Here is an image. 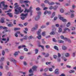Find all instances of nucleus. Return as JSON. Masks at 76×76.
Masks as SVG:
<instances>
[{
    "label": "nucleus",
    "mask_w": 76,
    "mask_h": 76,
    "mask_svg": "<svg viewBox=\"0 0 76 76\" xmlns=\"http://www.w3.org/2000/svg\"><path fill=\"white\" fill-rule=\"evenodd\" d=\"M37 66H33L32 67V69L34 71H37Z\"/></svg>",
    "instance_id": "9b49d317"
},
{
    "label": "nucleus",
    "mask_w": 76,
    "mask_h": 76,
    "mask_svg": "<svg viewBox=\"0 0 76 76\" xmlns=\"http://www.w3.org/2000/svg\"><path fill=\"white\" fill-rule=\"evenodd\" d=\"M32 9V7H31L30 8L29 10H27L26 9L24 12V13H26V12H27V13H28V12H32V10H31Z\"/></svg>",
    "instance_id": "39448f33"
},
{
    "label": "nucleus",
    "mask_w": 76,
    "mask_h": 76,
    "mask_svg": "<svg viewBox=\"0 0 76 76\" xmlns=\"http://www.w3.org/2000/svg\"><path fill=\"white\" fill-rule=\"evenodd\" d=\"M39 47H41L42 50H44V46L43 45H39Z\"/></svg>",
    "instance_id": "79ce46f5"
},
{
    "label": "nucleus",
    "mask_w": 76,
    "mask_h": 76,
    "mask_svg": "<svg viewBox=\"0 0 76 76\" xmlns=\"http://www.w3.org/2000/svg\"><path fill=\"white\" fill-rule=\"evenodd\" d=\"M62 50H66L67 48V47L63 45L62 46Z\"/></svg>",
    "instance_id": "a211bd4d"
},
{
    "label": "nucleus",
    "mask_w": 76,
    "mask_h": 76,
    "mask_svg": "<svg viewBox=\"0 0 76 76\" xmlns=\"http://www.w3.org/2000/svg\"><path fill=\"white\" fill-rule=\"evenodd\" d=\"M44 14L45 15H46L47 14V10H46L45 11Z\"/></svg>",
    "instance_id": "8fccbe9b"
},
{
    "label": "nucleus",
    "mask_w": 76,
    "mask_h": 76,
    "mask_svg": "<svg viewBox=\"0 0 76 76\" xmlns=\"http://www.w3.org/2000/svg\"><path fill=\"white\" fill-rule=\"evenodd\" d=\"M61 27H60L58 28V32L59 33H61L62 32V28Z\"/></svg>",
    "instance_id": "f8f14e48"
},
{
    "label": "nucleus",
    "mask_w": 76,
    "mask_h": 76,
    "mask_svg": "<svg viewBox=\"0 0 76 76\" xmlns=\"http://www.w3.org/2000/svg\"><path fill=\"white\" fill-rule=\"evenodd\" d=\"M28 15V13L26 14H22L20 15V16H26Z\"/></svg>",
    "instance_id": "5701e85b"
},
{
    "label": "nucleus",
    "mask_w": 76,
    "mask_h": 76,
    "mask_svg": "<svg viewBox=\"0 0 76 76\" xmlns=\"http://www.w3.org/2000/svg\"><path fill=\"white\" fill-rule=\"evenodd\" d=\"M75 16V15L74 13H72L71 14V18H73Z\"/></svg>",
    "instance_id": "4d7b16f0"
},
{
    "label": "nucleus",
    "mask_w": 76,
    "mask_h": 76,
    "mask_svg": "<svg viewBox=\"0 0 76 76\" xmlns=\"http://www.w3.org/2000/svg\"><path fill=\"white\" fill-rule=\"evenodd\" d=\"M14 5L15 6L14 7L15 9V12H14V14H15V15H19L20 13H21L23 11V10H21V7H19V5L17 3H15Z\"/></svg>",
    "instance_id": "f257e3e1"
},
{
    "label": "nucleus",
    "mask_w": 76,
    "mask_h": 76,
    "mask_svg": "<svg viewBox=\"0 0 76 76\" xmlns=\"http://www.w3.org/2000/svg\"><path fill=\"white\" fill-rule=\"evenodd\" d=\"M5 68L7 70H9V66H6Z\"/></svg>",
    "instance_id": "e2e57ef3"
},
{
    "label": "nucleus",
    "mask_w": 76,
    "mask_h": 76,
    "mask_svg": "<svg viewBox=\"0 0 76 76\" xmlns=\"http://www.w3.org/2000/svg\"><path fill=\"white\" fill-rule=\"evenodd\" d=\"M55 74H57V75L59 73V72H58V69H56L55 71Z\"/></svg>",
    "instance_id": "aec40b11"
},
{
    "label": "nucleus",
    "mask_w": 76,
    "mask_h": 76,
    "mask_svg": "<svg viewBox=\"0 0 76 76\" xmlns=\"http://www.w3.org/2000/svg\"><path fill=\"white\" fill-rule=\"evenodd\" d=\"M8 26L9 27H11V26H13V24H9L8 25Z\"/></svg>",
    "instance_id": "3c124183"
},
{
    "label": "nucleus",
    "mask_w": 76,
    "mask_h": 76,
    "mask_svg": "<svg viewBox=\"0 0 76 76\" xmlns=\"http://www.w3.org/2000/svg\"><path fill=\"white\" fill-rule=\"evenodd\" d=\"M24 51H28V49H27L26 48H24Z\"/></svg>",
    "instance_id": "13d9d810"
},
{
    "label": "nucleus",
    "mask_w": 76,
    "mask_h": 76,
    "mask_svg": "<svg viewBox=\"0 0 76 76\" xmlns=\"http://www.w3.org/2000/svg\"><path fill=\"white\" fill-rule=\"evenodd\" d=\"M49 70L50 72H52L53 71V69L52 68H50L49 69Z\"/></svg>",
    "instance_id": "69168bd1"
},
{
    "label": "nucleus",
    "mask_w": 76,
    "mask_h": 76,
    "mask_svg": "<svg viewBox=\"0 0 76 76\" xmlns=\"http://www.w3.org/2000/svg\"><path fill=\"white\" fill-rule=\"evenodd\" d=\"M14 29V30H15V31H17L18 30H20V28H15Z\"/></svg>",
    "instance_id": "7c9ffc66"
},
{
    "label": "nucleus",
    "mask_w": 76,
    "mask_h": 76,
    "mask_svg": "<svg viewBox=\"0 0 76 76\" xmlns=\"http://www.w3.org/2000/svg\"><path fill=\"white\" fill-rule=\"evenodd\" d=\"M36 10L37 11L40 10L41 9L39 7H37L36 8Z\"/></svg>",
    "instance_id": "0e129e2a"
},
{
    "label": "nucleus",
    "mask_w": 76,
    "mask_h": 76,
    "mask_svg": "<svg viewBox=\"0 0 76 76\" xmlns=\"http://www.w3.org/2000/svg\"><path fill=\"white\" fill-rule=\"evenodd\" d=\"M0 28H3V29H5L4 31H3L2 32L3 34H4V33L6 32H8V31H7V27H3V26H0Z\"/></svg>",
    "instance_id": "7ed1b4c3"
},
{
    "label": "nucleus",
    "mask_w": 76,
    "mask_h": 76,
    "mask_svg": "<svg viewBox=\"0 0 76 76\" xmlns=\"http://www.w3.org/2000/svg\"><path fill=\"white\" fill-rule=\"evenodd\" d=\"M65 56L66 57H69L70 56V54H69V53H66L65 54Z\"/></svg>",
    "instance_id": "a878e982"
},
{
    "label": "nucleus",
    "mask_w": 76,
    "mask_h": 76,
    "mask_svg": "<svg viewBox=\"0 0 76 76\" xmlns=\"http://www.w3.org/2000/svg\"><path fill=\"white\" fill-rule=\"evenodd\" d=\"M23 63V64H24V65H25V66H26V65H27V63H26V61H24Z\"/></svg>",
    "instance_id": "6e6d98bb"
},
{
    "label": "nucleus",
    "mask_w": 76,
    "mask_h": 76,
    "mask_svg": "<svg viewBox=\"0 0 76 76\" xmlns=\"http://www.w3.org/2000/svg\"><path fill=\"white\" fill-rule=\"evenodd\" d=\"M0 22L1 23H4V18H1L0 20Z\"/></svg>",
    "instance_id": "ddd939ff"
},
{
    "label": "nucleus",
    "mask_w": 76,
    "mask_h": 76,
    "mask_svg": "<svg viewBox=\"0 0 76 76\" xmlns=\"http://www.w3.org/2000/svg\"><path fill=\"white\" fill-rule=\"evenodd\" d=\"M53 42H57V41L56 39L54 38H53Z\"/></svg>",
    "instance_id": "864d4df0"
},
{
    "label": "nucleus",
    "mask_w": 76,
    "mask_h": 76,
    "mask_svg": "<svg viewBox=\"0 0 76 76\" xmlns=\"http://www.w3.org/2000/svg\"><path fill=\"white\" fill-rule=\"evenodd\" d=\"M45 47L46 48H49L50 47L49 45H47L45 46Z\"/></svg>",
    "instance_id": "bf43d9fd"
},
{
    "label": "nucleus",
    "mask_w": 76,
    "mask_h": 76,
    "mask_svg": "<svg viewBox=\"0 0 76 76\" xmlns=\"http://www.w3.org/2000/svg\"><path fill=\"white\" fill-rule=\"evenodd\" d=\"M56 15V12H53L52 13V15L51 16V18H53L54 17V16Z\"/></svg>",
    "instance_id": "2eb2a0df"
},
{
    "label": "nucleus",
    "mask_w": 76,
    "mask_h": 76,
    "mask_svg": "<svg viewBox=\"0 0 76 76\" xmlns=\"http://www.w3.org/2000/svg\"><path fill=\"white\" fill-rule=\"evenodd\" d=\"M10 40V39L9 38V37H7V40L6 42H5V43H7V42H8V41H9Z\"/></svg>",
    "instance_id": "5fc2aeb1"
},
{
    "label": "nucleus",
    "mask_w": 76,
    "mask_h": 76,
    "mask_svg": "<svg viewBox=\"0 0 76 76\" xmlns=\"http://www.w3.org/2000/svg\"><path fill=\"white\" fill-rule=\"evenodd\" d=\"M44 2L45 3H48H48L50 2L49 0H45L44 1Z\"/></svg>",
    "instance_id": "473e14b6"
},
{
    "label": "nucleus",
    "mask_w": 76,
    "mask_h": 76,
    "mask_svg": "<svg viewBox=\"0 0 76 76\" xmlns=\"http://www.w3.org/2000/svg\"><path fill=\"white\" fill-rule=\"evenodd\" d=\"M64 40H65L66 41H68V42H69V43L71 42V40H70V39H69L65 37L64 38Z\"/></svg>",
    "instance_id": "1a4fd4ad"
},
{
    "label": "nucleus",
    "mask_w": 76,
    "mask_h": 76,
    "mask_svg": "<svg viewBox=\"0 0 76 76\" xmlns=\"http://www.w3.org/2000/svg\"><path fill=\"white\" fill-rule=\"evenodd\" d=\"M59 19H60V20H62L63 19V18L61 17V16L60 15H59Z\"/></svg>",
    "instance_id": "c03bdc74"
},
{
    "label": "nucleus",
    "mask_w": 76,
    "mask_h": 76,
    "mask_svg": "<svg viewBox=\"0 0 76 76\" xmlns=\"http://www.w3.org/2000/svg\"><path fill=\"white\" fill-rule=\"evenodd\" d=\"M76 34V33L75 31H73L71 33L72 35H75Z\"/></svg>",
    "instance_id": "09e8293b"
},
{
    "label": "nucleus",
    "mask_w": 76,
    "mask_h": 76,
    "mask_svg": "<svg viewBox=\"0 0 76 76\" xmlns=\"http://www.w3.org/2000/svg\"><path fill=\"white\" fill-rule=\"evenodd\" d=\"M62 21V22H67V20H66V19H64V18H63Z\"/></svg>",
    "instance_id": "49530a36"
},
{
    "label": "nucleus",
    "mask_w": 76,
    "mask_h": 76,
    "mask_svg": "<svg viewBox=\"0 0 76 76\" xmlns=\"http://www.w3.org/2000/svg\"><path fill=\"white\" fill-rule=\"evenodd\" d=\"M56 34H57V33L56 32H54V31H52L50 33V35H55Z\"/></svg>",
    "instance_id": "6ab92c4d"
},
{
    "label": "nucleus",
    "mask_w": 76,
    "mask_h": 76,
    "mask_svg": "<svg viewBox=\"0 0 76 76\" xmlns=\"http://www.w3.org/2000/svg\"><path fill=\"white\" fill-rule=\"evenodd\" d=\"M41 31H42V30L39 29L38 31L37 32V34L38 35V36H37V38L39 39H41L42 37L41 35Z\"/></svg>",
    "instance_id": "f03ea898"
},
{
    "label": "nucleus",
    "mask_w": 76,
    "mask_h": 76,
    "mask_svg": "<svg viewBox=\"0 0 76 76\" xmlns=\"http://www.w3.org/2000/svg\"><path fill=\"white\" fill-rule=\"evenodd\" d=\"M58 42H59V43H63L64 42V41H63L62 40H59L58 41Z\"/></svg>",
    "instance_id": "bb28decb"
},
{
    "label": "nucleus",
    "mask_w": 76,
    "mask_h": 76,
    "mask_svg": "<svg viewBox=\"0 0 76 76\" xmlns=\"http://www.w3.org/2000/svg\"><path fill=\"white\" fill-rule=\"evenodd\" d=\"M53 57L54 58H55V59H56L57 57V56L56 55H54L53 56Z\"/></svg>",
    "instance_id": "052dcab7"
},
{
    "label": "nucleus",
    "mask_w": 76,
    "mask_h": 76,
    "mask_svg": "<svg viewBox=\"0 0 76 76\" xmlns=\"http://www.w3.org/2000/svg\"><path fill=\"white\" fill-rule=\"evenodd\" d=\"M42 41L43 44H45V42L44 41V39H43L42 40Z\"/></svg>",
    "instance_id": "a19ab883"
},
{
    "label": "nucleus",
    "mask_w": 76,
    "mask_h": 76,
    "mask_svg": "<svg viewBox=\"0 0 76 76\" xmlns=\"http://www.w3.org/2000/svg\"><path fill=\"white\" fill-rule=\"evenodd\" d=\"M42 55L44 56L45 57H49L50 54L48 53H45V52H43L42 53Z\"/></svg>",
    "instance_id": "423d86ee"
},
{
    "label": "nucleus",
    "mask_w": 76,
    "mask_h": 76,
    "mask_svg": "<svg viewBox=\"0 0 76 76\" xmlns=\"http://www.w3.org/2000/svg\"><path fill=\"white\" fill-rule=\"evenodd\" d=\"M54 4H55V3H54V2H48V4L49 5H50V6H53V5H54Z\"/></svg>",
    "instance_id": "f3484780"
},
{
    "label": "nucleus",
    "mask_w": 76,
    "mask_h": 76,
    "mask_svg": "<svg viewBox=\"0 0 76 76\" xmlns=\"http://www.w3.org/2000/svg\"><path fill=\"white\" fill-rule=\"evenodd\" d=\"M51 12L50 11H48L47 10V14H51Z\"/></svg>",
    "instance_id": "de8ad7c7"
},
{
    "label": "nucleus",
    "mask_w": 76,
    "mask_h": 76,
    "mask_svg": "<svg viewBox=\"0 0 76 76\" xmlns=\"http://www.w3.org/2000/svg\"><path fill=\"white\" fill-rule=\"evenodd\" d=\"M16 33L17 34H19V35H20V32L19 31H17Z\"/></svg>",
    "instance_id": "680f3d73"
},
{
    "label": "nucleus",
    "mask_w": 76,
    "mask_h": 76,
    "mask_svg": "<svg viewBox=\"0 0 76 76\" xmlns=\"http://www.w3.org/2000/svg\"><path fill=\"white\" fill-rule=\"evenodd\" d=\"M39 18H40L39 15H37L35 17V20L36 21L38 20L39 19Z\"/></svg>",
    "instance_id": "9d476101"
},
{
    "label": "nucleus",
    "mask_w": 76,
    "mask_h": 76,
    "mask_svg": "<svg viewBox=\"0 0 76 76\" xmlns=\"http://www.w3.org/2000/svg\"><path fill=\"white\" fill-rule=\"evenodd\" d=\"M8 76H13L11 74V72H8Z\"/></svg>",
    "instance_id": "2f4dec72"
},
{
    "label": "nucleus",
    "mask_w": 76,
    "mask_h": 76,
    "mask_svg": "<svg viewBox=\"0 0 76 76\" xmlns=\"http://www.w3.org/2000/svg\"><path fill=\"white\" fill-rule=\"evenodd\" d=\"M64 31H68V32H70L71 31L69 28H64Z\"/></svg>",
    "instance_id": "4be33fe9"
},
{
    "label": "nucleus",
    "mask_w": 76,
    "mask_h": 76,
    "mask_svg": "<svg viewBox=\"0 0 76 76\" xmlns=\"http://www.w3.org/2000/svg\"><path fill=\"white\" fill-rule=\"evenodd\" d=\"M32 38H33V36H32V35L29 36L28 37V39H32Z\"/></svg>",
    "instance_id": "c85d7f7f"
},
{
    "label": "nucleus",
    "mask_w": 76,
    "mask_h": 76,
    "mask_svg": "<svg viewBox=\"0 0 76 76\" xmlns=\"http://www.w3.org/2000/svg\"><path fill=\"white\" fill-rule=\"evenodd\" d=\"M7 15H9L10 17H12V14L11 13H8L7 14Z\"/></svg>",
    "instance_id": "393cba45"
},
{
    "label": "nucleus",
    "mask_w": 76,
    "mask_h": 76,
    "mask_svg": "<svg viewBox=\"0 0 76 76\" xmlns=\"http://www.w3.org/2000/svg\"><path fill=\"white\" fill-rule=\"evenodd\" d=\"M24 3H30V1L28 0L25 1H24Z\"/></svg>",
    "instance_id": "4c0bfd02"
},
{
    "label": "nucleus",
    "mask_w": 76,
    "mask_h": 76,
    "mask_svg": "<svg viewBox=\"0 0 76 76\" xmlns=\"http://www.w3.org/2000/svg\"><path fill=\"white\" fill-rule=\"evenodd\" d=\"M37 14L39 16V15H41V12L40 11L38 12L37 13Z\"/></svg>",
    "instance_id": "37998d69"
},
{
    "label": "nucleus",
    "mask_w": 76,
    "mask_h": 76,
    "mask_svg": "<svg viewBox=\"0 0 76 76\" xmlns=\"http://www.w3.org/2000/svg\"><path fill=\"white\" fill-rule=\"evenodd\" d=\"M41 6L42 7H44L45 6V4H41Z\"/></svg>",
    "instance_id": "603ef678"
},
{
    "label": "nucleus",
    "mask_w": 76,
    "mask_h": 76,
    "mask_svg": "<svg viewBox=\"0 0 76 76\" xmlns=\"http://www.w3.org/2000/svg\"><path fill=\"white\" fill-rule=\"evenodd\" d=\"M69 73H75V70H72L69 71Z\"/></svg>",
    "instance_id": "c756f323"
},
{
    "label": "nucleus",
    "mask_w": 76,
    "mask_h": 76,
    "mask_svg": "<svg viewBox=\"0 0 76 76\" xmlns=\"http://www.w3.org/2000/svg\"><path fill=\"white\" fill-rule=\"evenodd\" d=\"M60 12L61 13H64V10L63 9L61 8L60 9Z\"/></svg>",
    "instance_id": "cd10ccee"
},
{
    "label": "nucleus",
    "mask_w": 76,
    "mask_h": 76,
    "mask_svg": "<svg viewBox=\"0 0 76 76\" xmlns=\"http://www.w3.org/2000/svg\"><path fill=\"white\" fill-rule=\"evenodd\" d=\"M38 51L39 50L38 49H36L35 50V53L36 54H37L38 53Z\"/></svg>",
    "instance_id": "a18cd8bd"
},
{
    "label": "nucleus",
    "mask_w": 76,
    "mask_h": 76,
    "mask_svg": "<svg viewBox=\"0 0 76 76\" xmlns=\"http://www.w3.org/2000/svg\"><path fill=\"white\" fill-rule=\"evenodd\" d=\"M71 25V23L70 22H68L66 25V27H67V28H68V27H69V26H70Z\"/></svg>",
    "instance_id": "4468645a"
},
{
    "label": "nucleus",
    "mask_w": 76,
    "mask_h": 76,
    "mask_svg": "<svg viewBox=\"0 0 76 76\" xmlns=\"http://www.w3.org/2000/svg\"><path fill=\"white\" fill-rule=\"evenodd\" d=\"M54 48L55 50H58V47H57V46H54Z\"/></svg>",
    "instance_id": "c9c22d12"
},
{
    "label": "nucleus",
    "mask_w": 76,
    "mask_h": 76,
    "mask_svg": "<svg viewBox=\"0 0 76 76\" xmlns=\"http://www.w3.org/2000/svg\"><path fill=\"white\" fill-rule=\"evenodd\" d=\"M10 60L11 61H12V62H13L14 63H16V62H17V61L16 60H15V59L11 58L10 59Z\"/></svg>",
    "instance_id": "6e6552de"
},
{
    "label": "nucleus",
    "mask_w": 76,
    "mask_h": 76,
    "mask_svg": "<svg viewBox=\"0 0 76 76\" xmlns=\"http://www.w3.org/2000/svg\"><path fill=\"white\" fill-rule=\"evenodd\" d=\"M53 9V6H50V7L49 8V10H52Z\"/></svg>",
    "instance_id": "e433bc0d"
},
{
    "label": "nucleus",
    "mask_w": 76,
    "mask_h": 76,
    "mask_svg": "<svg viewBox=\"0 0 76 76\" xmlns=\"http://www.w3.org/2000/svg\"><path fill=\"white\" fill-rule=\"evenodd\" d=\"M66 23H65L64 24L61 25L60 27H61V28H64L66 26Z\"/></svg>",
    "instance_id": "412c9836"
},
{
    "label": "nucleus",
    "mask_w": 76,
    "mask_h": 76,
    "mask_svg": "<svg viewBox=\"0 0 76 76\" xmlns=\"http://www.w3.org/2000/svg\"><path fill=\"white\" fill-rule=\"evenodd\" d=\"M20 73H22L23 74V75H26L27 73V72H21Z\"/></svg>",
    "instance_id": "72a5a7b5"
},
{
    "label": "nucleus",
    "mask_w": 76,
    "mask_h": 76,
    "mask_svg": "<svg viewBox=\"0 0 76 76\" xmlns=\"http://www.w3.org/2000/svg\"><path fill=\"white\" fill-rule=\"evenodd\" d=\"M33 71H32V69H31L29 70V72L30 73H32Z\"/></svg>",
    "instance_id": "58836bf2"
},
{
    "label": "nucleus",
    "mask_w": 76,
    "mask_h": 76,
    "mask_svg": "<svg viewBox=\"0 0 76 76\" xmlns=\"http://www.w3.org/2000/svg\"><path fill=\"white\" fill-rule=\"evenodd\" d=\"M58 8V6L57 5H56L55 6L53 7V10H56Z\"/></svg>",
    "instance_id": "dca6fc26"
},
{
    "label": "nucleus",
    "mask_w": 76,
    "mask_h": 76,
    "mask_svg": "<svg viewBox=\"0 0 76 76\" xmlns=\"http://www.w3.org/2000/svg\"><path fill=\"white\" fill-rule=\"evenodd\" d=\"M1 4H2V6L4 7V8L3 9V10H6V9H7L8 6L7 5H5V4H4V2L2 1L1 2Z\"/></svg>",
    "instance_id": "20e7f679"
},
{
    "label": "nucleus",
    "mask_w": 76,
    "mask_h": 76,
    "mask_svg": "<svg viewBox=\"0 0 76 76\" xmlns=\"http://www.w3.org/2000/svg\"><path fill=\"white\" fill-rule=\"evenodd\" d=\"M46 33V32H45V31H43L42 32V36H43L44 37L45 36Z\"/></svg>",
    "instance_id": "b1692460"
},
{
    "label": "nucleus",
    "mask_w": 76,
    "mask_h": 76,
    "mask_svg": "<svg viewBox=\"0 0 76 76\" xmlns=\"http://www.w3.org/2000/svg\"><path fill=\"white\" fill-rule=\"evenodd\" d=\"M38 29V25H36L34 27H33L31 28V31L33 32L35 30H37Z\"/></svg>",
    "instance_id": "0eeeda50"
},
{
    "label": "nucleus",
    "mask_w": 76,
    "mask_h": 76,
    "mask_svg": "<svg viewBox=\"0 0 76 76\" xmlns=\"http://www.w3.org/2000/svg\"><path fill=\"white\" fill-rule=\"evenodd\" d=\"M1 59L2 61H3V60H4V57H3L1 58Z\"/></svg>",
    "instance_id": "338daca9"
},
{
    "label": "nucleus",
    "mask_w": 76,
    "mask_h": 76,
    "mask_svg": "<svg viewBox=\"0 0 76 76\" xmlns=\"http://www.w3.org/2000/svg\"><path fill=\"white\" fill-rule=\"evenodd\" d=\"M27 38H28V36H27V35H26L25 36H24V37L23 39L26 40V39H27Z\"/></svg>",
    "instance_id": "ea45409f"
},
{
    "label": "nucleus",
    "mask_w": 76,
    "mask_h": 76,
    "mask_svg": "<svg viewBox=\"0 0 76 76\" xmlns=\"http://www.w3.org/2000/svg\"><path fill=\"white\" fill-rule=\"evenodd\" d=\"M18 53L16 52L14 54L15 57H16V56H18Z\"/></svg>",
    "instance_id": "f704fd0d"
},
{
    "label": "nucleus",
    "mask_w": 76,
    "mask_h": 76,
    "mask_svg": "<svg viewBox=\"0 0 76 76\" xmlns=\"http://www.w3.org/2000/svg\"><path fill=\"white\" fill-rule=\"evenodd\" d=\"M46 26H42L41 27V28H45Z\"/></svg>",
    "instance_id": "774afa93"
}]
</instances>
